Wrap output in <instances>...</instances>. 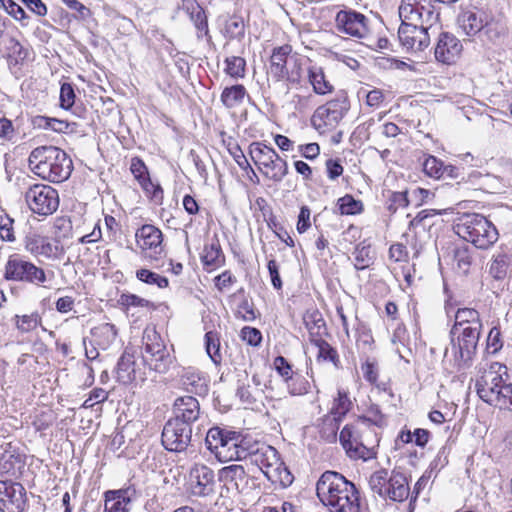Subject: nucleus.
Returning a JSON list of instances; mask_svg holds the SVG:
<instances>
[{
	"mask_svg": "<svg viewBox=\"0 0 512 512\" xmlns=\"http://www.w3.org/2000/svg\"><path fill=\"white\" fill-rule=\"evenodd\" d=\"M426 0H402L399 17L402 21L398 38L407 50L423 51L430 44L428 30L438 21V14Z\"/></svg>",
	"mask_w": 512,
	"mask_h": 512,
	"instance_id": "nucleus-1",
	"label": "nucleus"
},
{
	"mask_svg": "<svg viewBox=\"0 0 512 512\" xmlns=\"http://www.w3.org/2000/svg\"><path fill=\"white\" fill-rule=\"evenodd\" d=\"M317 496L332 512H359L360 499L355 485L334 471L324 472L316 485Z\"/></svg>",
	"mask_w": 512,
	"mask_h": 512,
	"instance_id": "nucleus-2",
	"label": "nucleus"
},
{
	"mask_svg": "<svg viewBox=\"0 0 512 512\" xmlns=\"http://www.w3.org/2000/svg\"><path fill=\"white\" fill-rule=\"evenodd\" d=\"M478 396L499 409L512 410V374L506 365L493 362L476 380Z\"/></svg>",
	"mask_w": 512,
	"mask_h": 512,
	"instance_id": "nucleus-3",
	"label": "nucleus"
},
{
	"mask_svg": "<svg viewBox=\"0 0 512 512\" xmlns=\"http://www.w3.org/2000/svg\"><path fill=\"white\" fill-rule=\"evenodd\" d=\"M30 169L39 177L53 183L67 180L73 170L71 158L56 146H39L29 155Z\"/></svg>",
	"mask_w": 512,
	"mask_h": 512,
	"instance_id": "nucleus-4",
	"label": "nucleus"
},
{
	"mask_svg": "<svg viewBox=\"0 0 512 512\" xmlns=\"http://www.w3.org/2000/svg\"><path fill=\"white\" fill-rule=\"evenodd\" d=\"M454 229L459 237L480 249H487L498 240L496 227L481 214H464Z\"/></svg>",
	"mask_w": 512,
	"mask_h": 512,
	"instance_id": "nucleus-5",
	"label": "nucleus"
},
{
	"mask_svg": "<svg viewBox=\"0 0 512 512\" xmlns=\"http://www.w3.org/2000/svg\"><path fill=\"white\" fill-rule=\"evenodd\" d=\"M292 53V46L284 44L273 48L268 73L279 82L286 80L292 85L301 82L303 69L300 59Z\"/></svg>",
	"mask_w": 512,
	"mask_h": 512,
	"instance_id": "nucleus-6",
	"label": "nucleus"
},
{
	"mask_svg": "<svg viewBox=\"0 0 512 512\" xmlns=\"http://www.w3.org/2000/svg\"><path fill=\"white\" fill-rule=\"evenodd\" d=\"M145 355L143 361L150 369L166 373L174 363L173 349H169L155 328H146L142 338Z\"/></svg>",
	"mask_w": 512,
	"mask_h": 512,
	"instance_id": "nucleus-7",
	"label": "nucleus"
},
{
	"mask_svg": "<svg viewBox=\"0 0 512 512\" xmlns=\"http://www.w3.org/2000/svg\"><path fill=\"white\" fill-rule=\"evenodd\" d=\"M250 155L261 173L274 182H281L288 174V164L270 146L260 142H253L250 147Z\"/></svg>",
	"mask_w": 512,
	"mask_h": 512,
	"instance_id": "nucleus-8",
	"label": "nucleus"
},
{
	"mask_svg": "<svg viewBox=\"0 0 512 512\" xmlns=\"http://www.w3.org/2000/svg\"><path fill=\"white\" fill-rule=\"evenodd\" d=\"M350 109L346 93L341 92L335 98L319 106L311 117L312 126L320 133L335 129Z\"/></svg>",
	"mask_w": 512,
	"mask_h": 512,
	"instance_id": "nucleus-9",
	"label": "nucleus"
},
{
	"mask_svg": "<svg viewBox=\"0 0 512 512\" xmlns=\"http://www.w3.org/2000/svg\"><path fill=\"white\" fill-rule=\"evenodd\" d=\"M3 278L6 281L24 282L40 286L46 280V273L23 255L11 254L4 266Z\"/></svg>",
	"mask_w": 512,
	"mask_h": 512,
	"instance_id": "nucleus-10",
	"label": "nucleus"
},
{
	"mask_svg": "<svg viewBox=\"0 0 512 512\" xmlns=\"http://www.w3.org/2000/svg\"><path fill=\"white\" fill-rule=\"evenodd\" d=\"M246 453L251 464L256 465L269 480H275L274 473L281 469L283 463L274 447L250 441Z\"/></svg>",
	"mask_w": 512,
	"mask_h": 512,
	"instance_id": "nucleus-11",
	"label": "nucleus"
},
{
	"mask_svg": "<svg viewBox=\"0 0 512 512\" xmlns=\"http://www.w3.org/2000/svg\"><path fill=\"white\" fill-rule=\"evenodd\" d=\"M25 200L33 213L42 216L53 214L59 206L56 189L46 184H35L25 192Z\"/></svg>",
	"mask_w": 512,
	"mask_h": 512,
	"instance_id": "nucleus-12",
	"label": "nucleus"
},
{
	"mask_svg": "<svg viewBox=\"0 0 512 512\" xmlns=\"http://www.w3.org/2000/svg\"><path fill=\"white\" fill-rule=\"evenodd\" d=\"M193 427L169 419L162 430L161 442L170 452H184L191 443Z\"/></svg>",
	"mask_w": 512,
	"mask_h": 512,
	"instance_id": "nucleus-13",
	"label": "nucleus"
},
{
	"mask_svg": "<svg viewBox=\"0 0 512 512\" xmlns=\"http://www.w3.org/2000/svg\"><path fill=\"white\" fill-rule=\"evenodd\" d=\"M26 490L22 484L12 480L0 481V512H24Z\"/></svg>",
	"mask_w": 512,
	"mask_h": 512,
	"instance_id": "nucleus-14",
	"label": "nucleus"
},
{
	"mask_svg": "<svg viewBox=\"0 0 512 512\" xmlns=\"http://www.w3.org/2000/svg\"><path fill=\"white\" fill-rule=\"evenodd\" d=\"M339 441L351 459L367 461L375 456L373 449L366 447L361 441L357 428L352 424L343 427Z\"/></svg>",
	"mask_w": 512,
	"mask_h": 512,
	"instance_id": "nucleus-15",
	"label": "nucleus"
},
{
	"mask_svg": "<svg viewBox=\"0 0 512 512\" xmlns=\"http://www.w3.org/2000/svg\"><path fill=\"white\" fill-rule=\"evenodd\" d=\"M455 320L459 326L461 323L465 322H469L471 325L470 327L463 329L462 332V344L464 350H468L467 348H471L474 342H479L482 329L480 314L474 308H458L455 313Z\"/></svg>",
	"mask_w": 512,
	"mask_h": 512,
	"instance_id": "nucleus-16",
	"label": "nucleus"
},
{
	"mask_svg": "<svg viewBox=\"0 0 512 512\" xmlns=\"http://www.w3.org/2000/svg\"><path fill=\"white\" fill-rule=\"evenodd\" d=\"M470 326L471 325L469 322L461 323L460 326L455 322L450 331L452 351L458 370L469 367L474 356L476 355L478 342H474L472 347L468 348L469 350H464L462 344L463 329H466Z\"/></svg>",
	"mask_w": 512,
	"mask_h": 512,
	"instance_id": "nucleus-17",
	"label": "nucleus"
},
{
	"mask_svg": "<svg viewBox=\"0 0 512 512\" xmlns=\"http://www.w3.org/2000/svg\"><path fill=\"white\" fill-rule=\"evenodd\" d=\"M336 27L341 33L362 38L366 35L367 18L354 10H341L336 15Z\"/></svg>",
	"mask_w": 512,
	"mask_h": 512,
	"instance_id": "nucleus-18",
	"label": "nucleus"
},
{
	"mask_svg": "<svg viewBox=\"0 0 512 512\" xmlns=\"http://www.w3.org/2000/svg\"><path fill=\"white\" fill-rule=\"evenodd\" d=\"M191 492L195 496L206 497L215 492L214 471L204 465L195 464L190 470Z\"/></svg>",
	"mask_w": 512,
	"mask_h": 512,
	"instance_id": "nucleus-19",
	"label": "nucleus"
},
{
	"mask_svg": "<svg viewBox=\"0 0 512 512\" xmlns=\"http://www.w3.org/2000/svg\"><path fill=\"white\" fill-rule=\"evenodd\" d=\"M171 419L193 427L201 416L199 401L193 396H181L175 399Z\"/></svg>",
	"mask_w": 512,
	"mask_h": 512,
	"instance_id": "nucleus-20",
	"label": "nucleus"
},
{
	"mask_svg": "<svg viewBox=\"0 0 512 512\" xmlns=\"http://www.w3.org/2000/svg\"><path fill=\"white\" fill-rule=\"evenodd\" d=\"M137 498L134 485L117 490H108L104 493L103 512H129V505Z\"/></svg>",
	"mask_w": 512,
	"mask_h": 512,
	"instance_id": "nucleus-21",
	"label": "nucleus"
},
{
	"mask_svg": "<svg viewBox=\"0 0 512 512\" xmlns=\"http://www.w3.org/2000/svg\"><path fill=\"white\" fill-rule=\"evenodd\" d=\"M228 435H230V437H228L224 446L220 447V451L216 456L217 460L220 462H229L247 459L248 453H246V451L251 440L243 437L241 433L237 431L228 433Z\"/></svg>",
	"mask_w": 512,
	"mask_h": 512,
	"instance_id": "nucleus-22",
	"label": "nucleus"
},
{
	"mask_svg": "<svg viewBox=\"0 0 512 512\" xmlns=\"http://www.w3.org/2000/svg\"><path fill=\"white\" fill-rule=\"evenodd\" d=\"M24 248L34 256H42L47 259L58 258L63 252L58 244L35 232H30L25 236Z\"/></svg>",
	"mask_w": 512,
	"mask_h": 512,
	"instance_id": "nucleus-23",
	"label": "nucleus"
},
{
	"mask_svg": "<svg viewBox=\"0 0 512 512\" xmlns=\"http://www.w3.org/2000/svg\"><path fill=\"white\" fill-rule=\"evenodd\" d=\"M462 44L458 38L448 32L439 35L435 47V58L444 64H452L460 56Z\"/></svg>",
	"mask_w": 512,
	"mask_h": 512,
	"instance_id": "nucleus-24",
	"label": "nucleus"
},
{
	"mask_svg": "<svg viewBox=\"0 0 512 512\" xmlns=\"http://www.w3.org/2000/svg\"><path fill=\"white\" fill-rule=\"evenodd\" d=\"M135 238L137 245L142 250H156L161 247L163 241L161 230L151 224L142 225L137 229Z\"/></svg>",
	"mask_w": 512,
	"mask_h": 512,
	"instance_id": "nucleus-25",
	"label": "nucleus"
},
{
	"mask_svg": "<svg viewBox=\"0 0 512 512\" xmlns=\"http://www.w3.org/2000/svg\"><path fill=\"white\" fill-rule=\"evenodd\" d=\"M135 362L134 351L126 348L117 363V378L121 383L127 384L142 377L138 374Z\"/></svg>",
	"mask_w": 512,
	"mask_h": 512,
	"instance_id": "nucleus-26",
	"label": "nucleus"
},
{
	"mask_svg": "<svg viewBox=\"0 0 512 512\" xmlns=\"http://www.w3.org/2000/svg\"><path fill=\"white\" fill-rule=\"evenodd\" d=\"M218 481L224 486L240 490L242 484H247V473L242 465L232 464L218 471Z\"/></svg>",
	"mask_w": 512,
	"mask_h": 512,
	"instance_id": "nucleus-27",
	"label": "nucleus"
},
{
	"mask_svg": "<svg viewBox=\"0 0 512 512\" xmlns=\"http://www.w3.org/2000/svg\"><path fill=\"white\" fill-rule=\"evenodd\" d=\"M409 492L410 489L406 476L399 472H393L388 480L386 498L402 502L408 498Z\"/></svg>",
	"mask_w": 512,
	"mask_h": 512,
	"instance_id": "nucleus-28",
	"label": "nucleus"
},
{
	"mask_svg": "<svg viewBox=\"0 0 512 512\" xmlns=\"http://www.w3.org/2000/svg\"><path fill=\"white\" fill-rule=\"evenodd\" d=\"M452 259L455 269L458 273L469 274L473 263V250L466 244L455 245L451 249Z\"/></svg>",
	"mask_w": 512,
	"mask_h": 512,
	"instance_id": "nucleus-29",
	"label": "nucleus"
},
{
	"mask_svg": "<svg viewBox=\"0 0 512 512\" xmlns=\"http://www.w3.org/2000/svg\"><path fill=\"white\" fill-rule=\"evenodd\" d=\"M304 323L309 331L310 341L315 342L318 338L327 335V327L322 314L317 310L307 311L304 315Z\"/></svg>",
	"mask_w": 512,
	"mask_h": 512,
	"instance_id": "nucleus-30",
	"label": "nucleus"
},
{
	"mask_svg": "<svg viewBox=\"0 0 512 512\" xmlns=\"http://www.w3.org/2000/svg\"><path fill=\"white\" fill-rule=\"evenodd\" d=\"M90 333L92 336L91 343H94L97 347L105 350L115 341L117 329L113 324L102 323L92 328Z\"/></svg>",
	"mask_w": 512,
	"mask_h": 512,
	"instance_id": "nucleus-31",
	"label": "nucleus"
},
{
	"mask_svg": "<svg viewBox=\"0 0 512 512\" xmlns=\"http://www.w3.org/2000/svg\"><path fill=\"white\" fill-rule=\"evenodd\" d=\"M201 261L203 265L210 270L224 263V254L218 239H213L211 243L204 246Z\"/></svg>",
	"mask_w": 512,
	"mask_h": 512,
	"instance_id": "nucleus-32",
	"label": "nucleus"
},
{
	"mask_svg": "<svg viewBox=\"0 0 512 512\" xmlns=\"http://www.w3.org/2000/svg\"><path fill=\"white\" fill-rule=\"evenodd\" d=\"M308 80L313 87V91L318 95H325L333 91V85L326 79L323 68L320 66L309 67Z\"/></svg>",
	"mask_w": 512,
	"mask_h": 512,
	"instance_id": "nucleus-33",
	"label": "nucleus"
},
{
	"mask_svg": "<svg viewBox=\"0 0 512 512\" xmlns=\"http://www.w3.org/2000/svg\"><path fill=\"white\" fill-rule=\"evenodd\" d=\"M182 387L193 394L204 395L208 386L204 377L198 372L187 370L181 376Z\"/></svg>",
	"mask_w": 512,
	"mask_h": 512,
	"instance_id": "nucleus-34",
	"label": "nucleus"
},
{
	"mask_svg": "<svg viewBox=\"0 0 512 512\" xmlns=\"http://www.w3.org/2000/svg\"><path fill=\"white\" fill-rule=\"evenodd\" d=\"M233 430L214 426L210 428L206 434L205 444L211 453L218 455L220 447H223L225 442L228 440V433H232Z\"/></svg>",
	"mask_w": 512,
	"mask_h": 512,
	"instance_id": "nucleus-35",
	"label": "nucleus"
},
{
	"mask_svg": "<svg viewBox=\"0 0 512 512\" xmlns=\"http://www.w3.org/2000/svg\"><path fill=\"white\" fill-rule=\"evenodd\" d=\"M486 16L484 12L466 11L462 15L461 25L467 35H475L480 32L486 25Z\"/></svg>",
	"mask_w": 512,
	"mask_h": 512,
	"instance_id": "nucleus-36",
	"label": "nucleus"
},
{
	"mask_svg": "<svg viewBox=\"0 0 512 512\" xmlns=\"http://www.w3.org/2000/svg\"><path fill=\"white\" fill-rule=\"evenodd\" d=\"M246 96V88L241 84H236L225 87L221 93L220 100L226 108L231 109L242 104Z\"/></svg>",
	"mask_w": 512,
	"mask_h": 512,
	"instance_id": "nucleus-37",
	"label": "nucleus"
},
{
	"mask_svg": "<svg viewBox=\"0 0 512 512\" xmlns=\"http://www.w3.org/2000/svg\"><path fill=\"white\" fill-rule=\"evenodd\" d=\"M335 416L327 414L320 419L318 425L319 436L327 443H334L337 440V433L339 430L340 423Z\"/></svg>",
	"mask_w": 512,
	"mask_h": 512,
	"instance_id": "nucleus-38",
	"label": "nucleus"
},
{
	"mask_svg": "<svg viewBox=\"0 0 512 512\" xmlns=\"http://www.w3.org/2000/svg\"><path fill=\"white\" fill-rule=\"evenodd\" d=\"M511 257L503 251L493 254L489 266V274L496 280H502L507 276Z\"/></svg>",
	"mask_w": 512,
	"mask_h": 512,
	"instance_id": "nucleus-39",
	"label": "nucleus"
},
{
	"mask_svg": "<svg viewBox=\"0 0 512 512\" xmlns=\"http://www.w3.org/2000/svg\"><path fill=\"white\" fill-rule=\"evenodd\" d=\"M236 395L243 403L252 404L256 401L254 393L251 390L249 373L247 370H239L237 372Z\"/></svg>",
	"mask_w": 512,
	"mask_h": 512,
	"instance_id": "nucleus-40",
	"label": "nucleus"
},
{
	"mask_svg": "<svg viewBox=\"0 0 512 512\" xmlns=\"http://www.w3.org/2000/svg\"><path fill=\"white\" fill-rule=\"evenodd\" d=\"M352 408V401L349 398L348 392L339 389L337 397L334 398L332 407L328 414L335 416L338 420H343L347 413Z\"/></svg>",
	"mask_w": 512,
	"mask_h": 512,
	"instance_id": "nucleus-41",
	"label": "nucleus"
},
{
	"mask_svg": "<svg viewBox=\"0 0 512 512\" xmlns=\"http://www.w3.org/2000/svg\"><path fill=\"white\" fill-rule=\"evenodd\" d=\"M4 49L7 56L16 64L24 62L29 55L28 48L23 46L14 37H9L5 40Z\"/></svg>",
	"mask_w": 512,
	"mask_h": 512,
	"instance_id": "nucleus-42",
	"label": "nucleus"
},
{
	"mask_svg": "<svg viewBox=\"0 0 512 512\" xmlns=\"http://www.w3.org/2000/svg\"><path fill=\"white\" fill-rule=\"evenodd\" d=\"M224 35L229 39H243L245 36L244 20L236 15L229 17L224 25Z\"/></svg>",
	"mask_w": 512,
	"mask_h": 512,
	"instance_id": "nucleus-43",
	"label": "nucleus"
},
{
	"mask_svg": "<svg viewBox=\"0 0 512 512\" xmlns=\"http://www.w3.org/2000/svg\"><path fill=\"white\" fill-rule=\"evenodd\" d=\"M205 348L208 356L214 364L218 365L222 361L220 353V338L217 332L208 331L205 334Z\"/></svg>",
	"mask_w": 512,
	"mask_h": 512,
	"instance_id": "nucleus-44",
	"label": "nucleus"
},
{
	"mask_svg": "<svg viewBox=\"0 0 512 512\" xmlns=\"http://www.w3.org/2000/svg\"><path fill=\"white\" fill-rule=\"evenodd\" d=\"M337 207L341 215H356L363 211V203L352 195L346 194L337 200Z\"/></svg>",
	"mask_w": 512,
	"mask_h": 512,
	"instance_id": "nucleus-45",
	"label": "nucleus"
},
{
	"mask_svg": "<svg viewBox=\"0 0 512 512\" xmlns=\"http://www.w3.org/2000/svg\"><path fill=\"white\" fill-rule=\"evenodd\" d=\"M318 348L317 359L323 361H330L335 367L339 366V355L335 348H333L323 338H318L317 341L312 342Z\"/></svg>",
	"mask_w": 512,
	"mask_h": 512,
	"instance_id": "nucleus-46",
	"label": "nucleus"
},
{
	"mask_svg": "<svg viewBox=\"0 0 512 512\" xmlns=\"http://www.w3.org/2000/svg\"><path fill=\"white\" fill-rule=\"evenodd\" d=\"M388 480L389 477L387 470L381 469L370 476L369 486L374 493L379 495L381 498L386 499Z\"/></svg>",
	"mask_w": 512,
	"mask_h": 512,
	"instance_id": "nucleus-47",
	"label": "nucleus"
},
{
	"mask_svg": "<svg viewBox=\"0 0 512 512\" xmlns=\"http://www.w3.org/2000/svg\"><path fill=\"white\" fill-rule=\"evenodd\" d=\"M353 256L355 260L354 266L357 270H364L373 262L371 247L364 243H360L355 247Z\"/></svg>",
	"mask_w": 512,
	"mask_h": 512,
	"instance_id": "nucleus-48",
	"label": "nucleus"
},
{
	"mask_svg": "<svg viewBox=\"0 0 512 512\" xmlns=\"http://www.w3.org/2000/svg\"><path fill=\"white\" fill-rule=\"evenodd\" d=\"M23 465L20 454L5 451L0 459V471L4 474L15 475L16 469Z\"/></svg>",
	"mask_w": 512,
	"mask_h": 512,
	"instance_id": "nucleus-49",
	"label": "nucleus"
},
{
	"mask_svg": "<svg viewBox=\"0 0 512 512\" xmlns=\"http://www.w3.org/2000/svg\"><path fill=\"white\" fill-rule=\"evenodd\" d=\"M1 6L15 20L19 21L23 27L29 25L30 16L14 0H0Z\"/></svg>",
	"mask_w": 512,
	"mask_h": 512,
	"instance_id": "nucleus-50",
	"label": "nucleus"
},
{
	"mask_svg": "<svg viewBox=\"0 0 512 512\" xmlns=\"http://www.w3.org/2000/svg\"><path fill=\"white\" fill-rule=\"evenodd\" d=\"M15 325L21 333H28L38 327L41 323V317L37 312L29 315H15Z\"/></svg>",
	"mask_w": 512,
	"mask_h": 512,
	"instance_id": "nucleus-51",
	"label": "nucleus"
},
{
	"mask_svg": "<svg viewBox=\"0 0 512 512\" xmlns=\"http://www.w3.org/2000/svg\"><path fill=\"white\" fill-rule=\"evenodd\" d=\"M286 383L289 393L294 396L305 395L311 388L307 378L299 374L293 375Z\"/></svg>",
	"mask_w": 512,
	"mask_h": 512,
	"instance_id": "nucleus-52",
	"label": "nucleus"
},
{
	"mask_svg": "<svg viewBox=\"0 0 512 512\" xmlns=\"http://www.w3.org/2000/svg\"><path fill=\"white\" fill-rule=\"evenodd\" d=\"M34 123L44 129H51L57 133H65L69 129L70 124L65 120L50 118L46 116H38Z\"/></svg>",
	"mask_w": 512,
	"mask_h": 512,
	"instance_id": "nucleus-53",
	"label": "nucleus"
},
{
	"mask_svg": "<svg viewBox=\"0 0 512 512\" xmlns=\"http://www.w3.org/2000/svg\"><path fill=\"white\" fill-rule=\"evenodd\" d=\"M136 277L141 282L148 285H156L159 288H166L169 285V281L166 277L144 268L137 270Z\"/></svg>",
	"mask_w": 512,
	"mask_h": 512,
	"instance_id": "nucleus-54",
	"label": "nucleus"
},
{
	"mask_svg": "<svg viewBox=\"0 0 512 512\" xmlns=\"http://www.w3.org/2000/svg\"><path fill=\"white\" fill-rule=\"evenodd\" d=\"M225 72L232 78H242L245 75L246 61L239 56H231L225 60Z\"/></svg>",
	"mask_w": 512,
	"mask_h": 512,
	"instance_id": "nucleus-55",
	"label": "nucleus"
},
{
	"mask_svg": "<svg viewBox=\"0 0 512 512\" xmlns=\"http://www.w3.org/2000/svg\"><path fill=\"white\" fill-rule=\"evenodd\" d=\"M359 421L363 423L369 422L375 426L382 427L385 424V416L379 405L371 403L366 410V415L360 416Z\"/></svg>",
	"mask_w": 512,
	"mask_h": 512,
	"instance_id": "nucleus-56",
	"label": "nucleus"
},
{
	"mask_svg": "<svg viewBox=\"0 0 512 512\" xmlns=\"http://www.w3.org/2000/svg\"><path fill=\"white\" fill-rule=\"evenodd\" d=\"M0 239L5 242H14L16 240L14 219L7 213L0 215Z\"/></svg>",
	"mask_w": 512,
	"mask_h": 512,
	"instance_id": "nucleus-57",
	"label": "nucleus"
},
{
	"mask_svg": "<svg viewBox=\"0 0 512 512\" xmlns=\"http://www.w3.org/2000/svg\"><path fill=\"white\" fill-rule=\"evenodd\" d=\"M424 172L435 179L443 177L444 164L434 156H429L423 163Z\"/></svg>",
	"mask_w": 512,
	"mask_h": 512,
	"instance_id": "nucleus-58",
	"label": "nucleus"
},
{
	"mask_svg": "<svg viewBox=\"0 0 512 512\" xmlns=\"http://www.w3.org/2000/svg\"><path fill=\"white\" fill-rule=\"evenodd\" d=\"M409 204L410 200L406 191L391 192L388 198L387 209L395 213L399 208L407 207Z\"/></svg>",
	"mask_w": 512,
	"mask_h": 512,
	"instance_id": "nucleus-59",
	"label": "nucleus"
},
{
	"mask_svg": "<svg viewBox=\"0 0 512 512\" xmlns=\"http://www.w3.org/2000/svg\"><path fill=\"white\" fill-rule=\"evenodd\" d=\"M191 20L193 21L196 29L208 35V22L205 11L199 5H195L191 11Z\"/></svg>",
	"mask_w": 512,
	"mask_h": 512,
	"instance_id": "nucleus-60",
	"label": "nucleus"
},
{
	"mask_svg": "<svg viewBox=\"0 0 512 512\" xmlns=\"http://www.w3.org/2000/svg\"><path fill=\"white\" fill-rule=\"evenodd\" d=\"M75 92L72 84L63 83L60 88V107L69 110L75 103Z\"/></svg>",
	"mask_w": 512,
	"mask_h": 512,
	"instance_id": "nucleus-61",
	"label": "nucleus"
},
{
	"mask_svg": "<svg viewBox=\"0 0 512 512\" xmlns=\"http://www.w3.org/2000/svg\"><path fill=\"white\" fill-rule=\"evenodd\" d=\"M130 170H131V173L134 175V177L139 182V184L141 182H144L146 184L149 183L146 180L148 177H150L149 173H148V169L142 159H140L138 157L132 158Z\"/></svg>",
	"mask_w": 512,
	"mask_h": 512,
	"instance_id": "nucleus-62",
	"label": "nucleus"
},
{
	"mask_svg": "<svg viewBox=\"0 0 512 512\" xmlns=\"http://www.w3.org/2000/svg\"><path fill=\"white\" fill-rule=\"evenodd\" d=\"M503 347V339L498 327H492L487 337V349L490 353L495 354Z\"/></svg>",
	"mask_w": 512,
	"mask_h": 512,
	"instance_id": "nucleus-63",
	"label": "nucleus"
},
{
	"mask_svg": "<svg viewBox=\"0 0 512 512\" xmlns=\"http://www.w3.org/2000/svg\"><path fill=\"white\" fill-rule=\"evenodd\" d=\"M241 338L251 346H258L262 341V334L257 328L246 326L241 330Z\"/></svg>",
	"mask_w": 512,
	"mask_h": 512,
	"instance_id": "nucleus-64",
	"label": "nucleus"
}]
</instances>
